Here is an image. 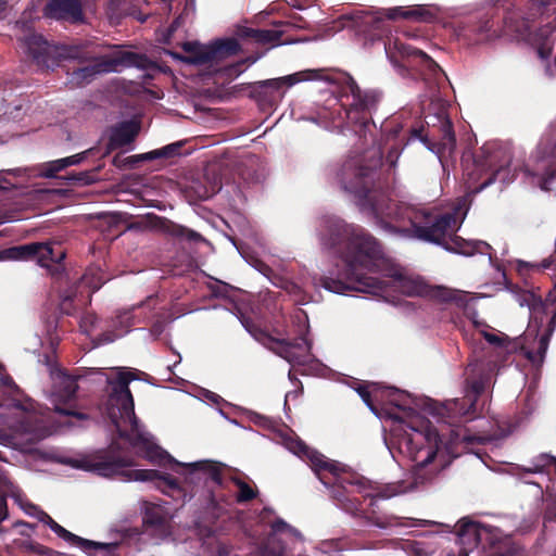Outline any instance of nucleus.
Returning <instances> with one entry per match:
<instances>
[{"mask_svg":"<svg viewBox=\"0 0 556 556\" xmlns=\"http://www.w3.org/2000/svg\"><path fill=\"white\" fill-rule=\"evenodd\" d=\"M368 156H352L336 170L340 188L353 195L358 208L367 213L387 235L417 239L442 247L448 252L473 255L478 243L456 235L457 219L451 213H431L392 200L380 179L382 152L374 149Z\"/></svg>","mask_w":556,"mask_h":556,"instance_id":"nucleus-1","label":"nucleus"},{"mask_svg":"<svg viewBox=\"0 0 556 556\" xmlns=\"http://www.w3.org/2000/svg\"><path fill=\"white\" fill-rule=\"evenodd\" d=\"M321 242L343 262L338 278H319L323 288L339 294L348 291L375 294L386 289L384 280L369 275L382 270L386 256L380 241L367 229L329 217L325 220Z\"/></svg>","mask_w":556,"mask_h":556,"instance_id":"nucleus-2","label":"nucleus"},{"mask_svg":"<svg viewBox=\"0 0 556 556\" xmlns=\"http://www.w3.org/2000/svg\"><path fill=\"white\" fill-rule=\"evenodd\" d=\"M488 382V376L467 378V393L463 399L430 404V413L438 418V421L448 426L446 430L439 431L428 420H424L422 430H416L415 435L402 439L401 445L406 447L415 463L413 475L416 484H424L433 479L434 471L427 467L434 460L441 448L444 447L450 452L458 442L468 441L460 425L477 417L476 403L484 392Z\"/></svg>","mask_w":556,"mask_h":556,"instance_id":"nucleus-3","label":"nucleus"},{"mask_svg":"<svg viewBox=\"0 0 556 556\" xmlns=\"http://www.w3.org/2000/svg\"><path fill=\"white\" fill-rule=\"evenodd\" d=\"M132 380H135L134 372L124 368H118L114 377L106 379L109 384L108 415L121 439L126 440L138 455L154 460L161 456V450L153 442L152 437L141 430L138 424L134 397L129 390V383Z\"/></svg>","mask_w":556,"mask_h":556,"instance_id":"nucleus-4","label":"nucleus"},{"mask_svg":"<svg viewBox=\"0 0 556 556\" xmlns=\"http://www.w3.org/2000/svg\"><path fill=\"white\" fill-rule=\"evenodd\" d=\"M62 60H77L80 63H89L76 68L71 74V81L76 85L89 84L98 75L119 72L126 67L149 68L151 61L141 53H136L122 47H115L111 52L100 54L96 47L88 43L64 46L61 52Z\"/></svg>","mask_w":556,"mask_h":556,"instance_id":"nucleus-5","label":"nucleus"},{"mask_svg":"<svg viewBox=\"0 0 556 556\" xmlns=\"http://www.w3.org/2000/svg\"><path fill=\"white\" fill-rule=\"evenodd\" d=\"M239 470L224 463L211 459V535L218 530L228 527H218L217 519L223 522L235 523V503L244 504L253 501L258 495L256 486L238 477Z\"/></svg>","mask_w":556,"mask_h":556,"instance_id":"nucleus-6","label":"nucleus"},{"mask_svg":"<svg viewBox=\"0 0 556 556\" xmlns=\"http://www.w3.org/2000/svg\"><path fill=\"white\" fill-rule=\"evenodd\" d=\"M357 476L362 479L359 485L336 482L330 486V496L337 505L369 526L387 529L400 525L397 516L383 511L378 505L379 500L389 498L393 493L379 491L371 494L368 492L374 490L370 481L358 472Z\"/></svg>","mask_w":556,"mask_h":556,"instance_id":"nucleus-7","label":"nucleus"},{"mask_svg":"<svg viewBox=\"0 0 556 556\" xmlns=\"http://www.w3.org/2000/svg\"><path fill=\"white\" fill-rule=\"evenodd\" d=\"M382 93L375 89H362L352 76H348L341 88L340 110L333 117L334 127L340 132L351 130L361 139L375 127L372 114L378 109Z\"/></svg>","mask_w":556,"mask_h":556,"instance_id":"nucleus-8","label":"nucleus"},{"mask_svg":"<svg viewBox=\"0 0 556 556\" xmlns=\"http://www.w3.org/2000/svg\"><path fill=\"white\" fill-rule=\"evenodd\" d=\"M135 466L132 457L122 455L113 443L108 450H102L84 460V468L102 477L119 476L125 481H154L164 493L174 496L181 493L176 479L162 476L153 469H129Z\"/></svg>","mask_w":556,"mask_h":556,"instance_id":"nucleus-9","label":"nucleus"},{"mask_svg":"<svg viewBox=\"0 0 556 556\" xmlns=\"http://www.w3.org/2000/svg\"><path fill=\"white\" fill-rule=\"evenodd\" d=\"M30 408L28 402L0 405V444L26 448L51 434Z\"/></svg>","mask_w":556,"mask_h":556,"instance_id":"nucleus-10","label":"nucleus"},{"mask_svg":"<svg viewBox=\"0 0 556 556\" xmlns=\"http://www.w3.org/2000/svg\"><path fill=\"white\" fill-rule=\"evenodd\" d=\"M210 289L211 309H216L223 305L215 302V300L220 299L225 302V307L238 317L245 330L251 333V336H253L257 341L262 342L264 345H269L276 354L289 363L299 362L300 355L295 352V350H304V345L306 344V340L304 338H302V343L291 342L286 339L273 338L265 330H263L250 316L243 314L238 307L235 300L237 292L236 288L211 276Z\"/></svg>","mask_w":556,"mask_h":556,"instance_id":"nucleus-11","label":"nucleus"},{"mask_svg":"<svg viewBox=\"0 0 556 556\" xmlns=\"http://www.w3.org/2000/svg\"><path fill=\"white\" fill-rule=\"evenodd\" d=\"M510 151L496 141L485 142L472 154L471 165H466V186L469 193L477 194L492 185L510 165Z\"/></svg>","mask_w":556,"mask_h":556,"instance_id":"nucleus-12","label":"nucleus"},{"mask_svg":"<svg viewBox=\"0 0 556 556\" xmlns=\"http://www.w3.org/2000/svg\"><path fill=\"white\" fill-rule=\"evenodd\" d=\"M386 52L390 62L403 76L425 81L438 80L444 73L438 63L424 51L396 39H389Z\"/></svg>","mask_w":556,"mask_h":556,"instance_id":"nucleus-13","label":"nucleus"},{"mask_svg":"<svg viewBox=\"0 0 556 556\" xmlns=\"http://www.w3.org/2000/svg\"><path fill=\"white\" fill-rule=\"evenodd\" d=\"M287 447L296 456L305 459L320 482L329 489L336 482L358 485L362 483V479L356 471L340 462L327 458L320 452L307 446L299 438L290 439L287 442Z\"/></svg>","mask_w":556,"mask_h":556,"instance_id":"nucleus-14","label":"nucleus"},{"mask_svg":"<svg viewBox=\"0 0 556 556\" xmlns=\"http://www.w3.org/2000/svg\"><path fill=\"white\" fill-rule=\"evenodd\" d=\"M525 174L533 186L543 191H551L556 180V121L542 139L535 162L526 165Z\"/></svg>","mask_w":556,"mask_h":556,"instance_id":"nucleus-15","label":"nucleus"},{"mask_svg":"<svg viewBox=\"0 0 556 556\" xmlns=\"http://www.w3.org/2000/svg\"><path fill=\"white\" fill-rule=\"evenodd\" d=\"M305 74V72H300L281 78L267 79L252 84L236 85L231 88V94H236L249 89V97L251 99H254L261 103H270L281 96L280 89L285 85L293 86L301 80L307 79V77H304Z\"/></svg>","mask_w":556,"mask_h":556,"instance_id":"nucleus-16","label":"nucleus"},{"mask_svg":"<svg viewBox=\"0 0 556 556\" xmlns=\"http://www.w3.org/2000/svg\"><path fill=\"white\" fill-rule=\"evenodd\" d=\"M437 119L439 125H433L425 137L421 136L422 129H413L412 135L419 137L442 160L452 156L456 147V138L453 123L446 115H438Z\"/></svg>","mask_w":556,"mask_h":556,"instance_id":"nucleus-17","label":"nucleus"},{"mask_svg":"<svg viewBox=\"0 0 556 556\" xmlns=\"http://www.w3.org/2000/svg\"><path fill=\"white\" fill-rule=\"evenodd\" d=\"M532 4L540 11L541 15L554 16L539 27L534 34L536 52L542 60L551 58L554 50L553 34L556 30V0H531Z\"/></svg>","mask_w":556,"mask_h":556,"instance_id":"nucleus-18","label":"nucleus"},{"mask_svg":"<svg viewBox=\"0 0 556 556\" xmlns=\"http://www.w3.org/2000/svg\"><path fill=\"white\" fill-rule=\"evenodd\" d=\"M211 198L220 191L224 184H236L241 177V163L232 152L215 154L211 161Z\"/></svg>","mask_w":556,"mask_h":556,"instance_id":"nucleus-19","label":"nucleus"},{"mask_svg":"<svg viewBox=\"0 0 556 556\" xmlns=\"http://www.w3.org/2000/svg\"><path fill=\"white\" fill-rule=\"evenodd\" d=\"M25 52L36 62L38 66L53 67L62 60L64 46L50 45L41 35L29 34L22 39Z\"/></svg>","mask_w":556,"mask_h":556,"instance_id":"nucleus-20","label":"nucleus"},{"mask_svg":"<svg viewBox=\"0 0 556 556\" xmlns=\"http://www.w3.org/2000/svg\"><path fill=\"white\" fill-rule=\"evenodd\" d=\"M432 17L431 12L424 5L414 7H395L384 9L376 13H367L363 17V24L372 27L374 29H381L384 20H409L416 22H428Z\"/></svg>","mask_w":556,"mask_h":556,"instance_id":"nucleus-21","label":"nucleus"},{"mask_svg":"<svg viewBox=\"0 0 556 556\" xmlns=\"http://www.w3.org/2000/svg\"><path fill=\"white\" fill-rule=\"evenodd\" d=\"M51 377L53 380L52 396L54 410L60 415L72 416L78 420L87 419L86 414L73 410L71 408H63L60 405L61 403L71 401L75 396L78 389L77 379L66 375L61 370L51 371Z\"/></svg>","mask_w":556,"mask_h":556,"instance_id":"nucleus-22","label":"nucleus"},{"mask_svg":"<svg viewBox=\"0 0 556 556\" xmlns=\"http://www.w3.org/2000/svg\"><path fill=\"white\" fill-rule=\"evenodd\" d=\"M8 253L14 260L36 257L42 266H46L48 261L60 263L65 257L63 250L54 251L51 243L39 242L12 248Z\"/></svg>","mask_w":556,"mask_h":556,"instance_id":"nucleus-23","label":"nucleus"},{"mask_svg":"<svg viewBox=\"0 0 556 556\" xmlns=\"http://www.w3.org/2000/svg\"><path fill=\"white\" fill-rule=\"evenodd\" d=\"M37 518L39 521L46 523L49 526V528L60 538L65 540L72 545H76L83 551H91V549H106V551H113L115 548L114 544H108V543H98L94 541H90L87 539H83L62 526H60L56 521H54L47 513L40 510L37 515Z\"/></svg>","mask_w":556,"mask_h":556,"instance_id":"nucleus-24","label":"nucleus"},{"mask_svg":"<svg viewBox=\"0 0 556 556\" xmlns=\"http://www.w3.org/2000/svg\"><path fill=\"white\" fill-rule=\"evenodd\" d=\"M177 46L182 49L184 53L164 50L165 54L191 65H202L208 62V46L195 40L177 42Z\"/></svg>","mask_w":556,"mask_h":556,"instance_id":"nucleus-25","label":"nucleus"},{"mask_svg":"<svg viewBox=\"0 0 556 556\" xmlns=\"http://www.w3.org/2000/svg\"><path fill=\"white\" fill-rule=\"evenodd\" d=\"M517 300L520 306L529 307L533 323L538 327L543 326V316L548 314L552 315V311L554 309V305L548 304L547 298L545 301H542L540 296H536L530 291H521L518 293Z\"/></svg>","mask_w":556,"mask_h":556,"instance_id":"nucleus-26","label":"nucleus"},{"mask_svg":"<svg viewBox=\"0 0 556 556\" xmlns=\"http://www.w3.org/2000/svg\"><path fill=\"white\" fill-rule=\"evenodd\" d=\"M241 51V46L236 38L228 37L211 40V78L213 77L214 66L218 62L237 55Z\"/></svg>","mask_w":556,"mask_h":556,"instance_id":"nucleus-27","label":"nucleus"},{"mask_svg":"<svg viewBox=\"0 0 556 556\" xmlns=\"http://www.w3.org/2000/svg\"><path fill=\"white\" fill-rule=\"evenodd\" d=\"M395 288L408 296H427L430 286L419 278H409L401 274L394 275Z\"/></svg>","mask_w":556,"mask_h":556,"instance_id":"nucleus-28","label":"nucleus"},{"mask_svg":"<svg viewBox=\"0 0 556 556\" xmlns=\"http://www.w3.org/2000/svg\"><path fill=\"white\" fill-rule=\"evenodd\" d=\"M456 534L462 544L468 546H477L481 542L482 528L480 523L468 519H460L456 523Z\"/></svg>","mask_w":556,"mask_h":556,"instance_id":"nucleus-29","label":"nucleus"},{"mask_svg":"<svg viewBox=\"0 0 556 556\" xmlns=\"http://www.w3.org/2000/svg\"><path fill=\"white\" fill-rule=\"evenodd\" d=\"M389 126V124L382 125V131L387 136V142L389 143L390 141H393V143L390 146L388 150L386 161L389 163L390 167H394L401 153V142L397 141V136L401 131V126Z\"/></svg>","mask_w":556,"mask_h":556,"instance_id":"nucleus-30","label":"nucleus"},{"mask_svg":"<svg viewBox=\"0 0 556 556\" xmlns=\"http://www.w3.org/2000/svg\"><path fill=\"white\" fill-rule=\"evenodd\" d=\"M122 14L131 15L140 22H144L149 15L141 13V5L147 3V0H112Z\"/></svg>","mask_w":556,"mask_h":556,"instance_id":"nucleus-31","label":"nucleus"},{"mask_svg":"<svg viewBox=\"0 0 556 556\" xmlns=\"http://www.w3.org/2000/svg\"><path fill=\"white\" fill-rule=\"evenodd\" d=\"M137 132L136 125L131 123L122 124L113 131L111 142L114 147H124L134 141Z\"/></svg>","mask_w":556,"mask_h":556,"instance_id":"nucleus-32","label":"nucleus"},{"mask_svg":"<svg viewBox=\"0 0 556 556\" xmlns=\"http://www.w3.org/2000/svg\"><path fill=\"white\" fill-rule=\"evenodd\" d=\"M257 59H258V56H248L238 62L226 65L220 70H218V68H216V66H214L213 76L216 74H222L223 76H225L231 80V79L238 77L241 73H243L247 65L253 64L254 62H256Z\"/></svg>","mask_w":556,"mask_h":556,"instance_id":"nucleus-33","label":"nucleus"},{"mask_svg":"<svg viewBox=\"0 0 556 556\" xmlns=\"http://www.w3.org/2000/svg\"><path fill=\"white\" fill-rule=\"evenodd\" d=\"M517 546L509 540H501L493 542L488 551L486 556H516Z\"/></svg>","mask_w":556,"mask_h":556,"instance_id":"nucleus-34","label":"nucleus"},{"mask_svg":"<svg viewBox=\"0 0 556 556\" xmlns=\"http://www.w3.org/2000/svg\"><path fill=\"white\" fill-rule=\"evenodd\" d=\"M182 147V142H175L163 147L162 149L153 150L148 153L140 155L142 160H154L159 157H172L179 154V150Z\"/></svg>","mask_w":556,"mask_h":556,"instance_id":"nucleus-35","label":"nucleus"},{"mask_svg":"<svg viewBox=\"0 0 556 556\" xmlns=\"http://www.w3.org/2000/svg\"><path fill=\"white\" fill-rule=\"evenodd\" d=\"M65 169L62 159L46 162L39 166L38 176L41 178H58V173Z\"/></svg>","mask_w":556,"mask_h":556,"instance_id":"nucleus-36","label":"nucleus"},{"mask_svg":"<svg viewBox=\"0 0 556 556\" xmlns=\"http://www.w3.org/2000/svg\"><path fill=\"white\" fill-rule=\"evenodd\" d=\"M144 522L151 526H163L166 522V515L161 507L152 506L147 508Z\"/></svg>","mask_w":556,"mask_h":556,"instance_id":"nucleus-37","label":"nucleus"},{"mask_svg":"<svg viewBox=\"0 0 556 556\" xmlns=\"http://www.w3.org/2000/svg\"><path fill=\"white\" fill-rule=\"evenodd\" d=\"M282 31L276 29H258L256 35V43L266 45L279 42Z\"/></svg>","mask_w":556,"mask_h":556,"instance_id":"nucleus-38","label":"nucleus"},{"mask_svg":"<svg viewBox=\"0 0 556 556\" xmlns=\"http://www.w3.org/2000/svg\"><path fill=\"white\" fill-rule=\"evenodd\" d=\"M427 296L428 298H432V299H437V300L442 301V302L457 301L456 294L454 293L453 290H450V289H446V288H442V287H431L430 286V291H429V294Z\"/></svg>","mask_w":556,"mask_h":556,"instance_id":"nucleus-39","label":"nucleus"},{"mask_svg":"<svg viewBox=\"0 0 556 556\" xmlns=\"http://www.w3.org/2000/svg\"><path fill=\"white\" fill-rule=\"evenodd\" d=\"M185 23V16L179 15L177 18L174 20V22L170 24V26L166 29L165 33H163L162 38H160V41L165 45H173L174 43V34Z\"/></svg>","mask_w":556,"mask_h":556,"instance_id":"nucleus-40","label":"nucleus"},{"mask_svg":"<svg viewBox=\"0 0 556 556\" xmlns=\"http://www.w3.org/2000/svg\"><path fill=\"white\" fill-rule=\"evenodd\" d=\"M60 178L78 186H88L94 181L90 172H80L77 174H72Z\"/></svg>","mask_w":556,"mask_h":556,"instance_id":"nucleus-41","label":"nucleus"},{"mask_svg":"<svg viewBox=\"0 0 556 556\" xmlns=\"http://www.w3.org/2000/svg\"><path fill=\"white\" fill-rule=\"evenodd\" d=\"M544 523L556 522V497L547 495L545 497V508L543 514Z\"/></svg>","mask_w":556,"mask_h":556,"instance_id":"nucleus-42","label":"nucleus"},{"mask_svg":"<svg viewBox=\"0 0 556 556\" xmlns=\"http://www.w3.org/2000/svg\"><path fill=\"white\" fill-rule=\"evenodd\" d=\"M370 387H376V383H361L355 388L358 395L362 397L364 403L372 410L376 412L375 405L371 400Z\"/></svg>","mask_w":556,"mask_h":556,"instance_id":"nucleus-43","label":"nucleus"},{"mask_svg":"<svg viewBox=\"0 0 556 556\" xmlns=\"http://www.w3.org/2000/svg\"><path fill=\"white\" fill-rule=\"evenodd\" d=\"M554 264H555L554 255H551V256L544 258L540 263H530V262L520 261L519 262V267H526V268H533V269H536V270H543V269L551 268Z\"/></svg>","mask_w":556,"mask_h":556,"instance_id":"nucleus-44","label":"nucleus"},{"mask_svg":"<svg viewBox=\"0 0 556 556\" xmlns=\"http://www.w3.org/2000/svg\"><path fill=\"white\" fill-rule=\"evenodd\" d=\"M410 402L412 401L407 394L397 391L394 393V397L391 400V403L402 410H413L410 407Z\"/></svg>","mask_w":556,"mask_h":556,"instance_id":"nucleus-45","label":"nucleus"},{"mask_svg":"<svg viewBox=\"0 0 556 556\" xmlns=\"http://www.w3.org/2000/svg\"><path fill=\"white\" fill-rule=\"evenodd\" d=\"M173 235L176 237L185 238L189 241H195L199 240L201 237L199 233L189 230L187 228H184L181 226H174L173 227Z\"/></svg>","mask_w":556,"mask_h":556,"instance_id":"nucleus-46","label":"nucleus"},{"mask_svg":"<svg viewBox=\"0 0 556 556\" xmlns=\"http://www.w3.org/2000/svg\"><path fill=\"white\" fill-rule=\"evenodd\" d=\"M88 152L89 151H84L67 157H63L62 162L64 164V167L66 168L68 166L80 164L87 157Z\"/></svg>","mask_w":556,"mask_h":556,"instance_id":"nucleus-47","label":"nucleus"},{"mask_svg":"<svg viewBox=\"0 0 556 556\" xmlns=\"http://www.w3.org/2000/svg\"><path fill=\"white\" fill-rule=\"evenodd\" d=\"M269 527L274 534L286 532L291 528L283 519L279 517H276L273 522H270Z\"/></svg>","mask_w":556,"mask_h":556,"instance_id":"nucleus-48","label":"nucleus"},{"mask_svg":"<svg viewBox=\"0 0 556 556\" xmlns=\"http://www.w3.org/2000/svg\"><path fill=\"white\" fill-rule=\"evenodd\" d=\"M97 320V317L92 314H87L86 316H84L81 318V321H80V328L83 329V331L85 333H89L90 332V328L94 325Z\"/></svg>","mask_w":556,"mask_h":556,"instance_id":"nucleus-49","label":"nucleus"},{"mask_svg":"<svg viewBox=\"0 0 556 556\" xmlns=\"http://www.w3.org/2000/svg\"><path fill=\"white\" fill-rule=\"evenodd\" d=\"M275 511L273 508L270 507H264L260 515H258V519H260V522L263 523V525H268L270 526V522H273L274 519H271V517L274 516Z\"/></svg>","mask_w":556,"mask_h":556,"instance_id":"nucleus-50","label":"nucleus"},{"mask_svg":"<svg viewBox=\"0 0 556 556\" xmlns=\"http://www.w3.org/2000/svg\"><path fill=\"white\" fill-rule=\"evenodd\" d=\"M257 30L258 29H256V28L242 27V28L239 29L238 36L240 38H243V39H251V40H253L255 42L256 41Z\"/></svg>","mask_w":556,"mask_h":556,"instance_id":"nucleus-51","label":"nucleus"},{"mask_svg":"<svg viewBox=\"0 0 556 556\" xmlns=\"http://www.w3.org/2000/svg\"><path fill=\"white\" fill-rule=\"evenodd\" d=\"M215 556H239V555L233 553L232 547H230L226 544H219L217 546Z\"/></svg>","mask_w":556,"mask_h":556,"instance_id":"nucleus-52","label":"nucleus"},{"mask_svg":"<svg viewBox=\"0 0 556 556\" xmlns=\"http://www.w3.org/2000/svg\"><path fill=\"white\" fill-rule=\"evenodd\" d=\"M23 546L26 549L33 551V552L38 553V554H43L45 553V547L42 545L35 544L33 542H25V543H23Z\"/></svg>","mask_w":556,"mask_h":556,"instance_id":"nucleus-53","label":"nucleus"},{"mask_svg":"<svg viewBox=\"0 0 556 556\" xmlns=\"http://www.w3.org/2000/svg\"><path fill=\"white\" fill-rule=\"evenodd\" d=\"M207 465V462L204 460V462H200V463H192V464H184V465H180L178 464V466L182 467L184 469L186 470H189L191 473L194 472V470L198 468V467H203V466H206Z\"/></svg>","mask_w":556,"mask_h":556,"instance_id":"nucleus-54","label":"nucleus"},{"mask_svg":"<svg viewBox=\"0 0 556 556\" xmlns=\"http://www.w3.org/2000/svg\"><path fill=\"white\" fill-rule=\"evenodd\" d=\"M484 339L491 344H501V339L496 334L484 332Z\"/></svg>","mask_w":556,"mask_h":556,"instance_id":"nucleus-55","label":"nucleus"},{"mask_svg":"<svg viewBox=\"0 0 556 556\" xmlns=\"http://www.w3.org/2000/svg\"><path fill=\"white\" fill-rule=\"evenodd\" d=\"M141 154H138V155H132V156H129L126 159V163L129 164L131 167L135 166L136 163H138L139 161H143L141 157H140Z\"/></svg>","mask_w":556,"mask_h":556,"instance_id":"nucleus-56","label":"nucleus"},{"mask_svg":"<svg viewBox=\"0 0 556 556\" xmlns=\"http://www.w3.org/2000/svg\"><path fill=\"white\" fill-rule=\"evenodd\" d=\"M222 401L223 399L218 394L211 391V404L218 405Z\"/></svg>","mask_w":556,"mask_h":556,"instance_id":"nucleus-57","label":"nucleus"},{"mask_svg":"<svg viewBox=\"0 0 556 556\" xmlns=\"http://www.w3.org/2000/svg\"><path fill=\"white\" fill-rule=\"evenodd\" d=\"M5 517H7V511H5L3 504L1 503L0 504V518L5 519Z\"/></svg>","mask_w":556,"mask_h":556,"instance_id":"nucleus-58","label":"nucleus"},{"mask_svg":"<svg viewBox=\"0 0 556 556\" xmlns=\"http://www.w3.org/2000/svg\"><path fill=\"white\" fill-rule=\"evenodd\" d=\"M491 27H492V26H491V25H489V21H486V22L484 23V25L481 27V29L486 31V30H490V29H491Z\"/></svg>","mask_w":556,"mask_h":556,"instance_id":"nucleus-59","label":"nucleus"},{"mask_svg":"<svg viewBox=\"0 0 556 556\" xmlns=\"http://www.w3.org/2000/svg\"><path fill=\"white\" fill-rule=\"evenodd\" d=\"M210 97H211V99L214 97V94H213V91H212V90H211Z\"/></svg>","mask_w":556,"mask_h":556,"instance_id":"nucleus-60","label":"nucleus"}]
</instances>
